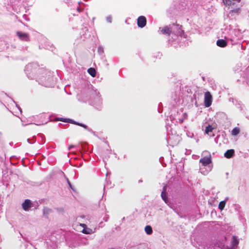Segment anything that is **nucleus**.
<instances>
[{"label":"nucleus","mask_w":249,"mask_h":249,"mask_svg":"<svg viewBox=\"0 0 249 249\" xmlns=\"http://www.w3.org/2000/svg\"><path fill=\"white\" fill-rule=\"evenodd\" d=\"M24 71L29 79H35L40 85L46 87L52 86L51 72L43 68H40L37 63L28 64L25 66Z\"/></svg>","instance_id":"obj_1"},{"label":"nucleus","mask_w":249,"mask_h":249,"mask_svg":"<svg viewBox=\"0 0 249 249\" xmlns=\"http://www.w3.org/2000/svg\"><path fill=\"white\" fill-rule=\"evenodd\" d=\"M202 0H174L171 6L167 10V13L174 16L190 14L196 15L195 12L197 4Z\"/></svg>","instance_id":"obj_2"},{"label":"nucleus","mask_w":249,"mask_h":249,"mask_svg":"<svg viewBox=\"0 0 249 249\" xmlns=\"http://www.w3.org/2000/svg\"><path fill=\"white\" fill-rule=\"evenodd\" d=\"M6 9L10 11L12 16L20 13L21 11L24 10L21 4L24 1L28 2L29 0H3Z\"/></svg>","instance_id":"obj_3"},{"label":"nucleus","mask_w":249,"mask_h":249,"mask_svg":"<svg viewBox=\"0 0 249 249\" xmlns=\"http://www.w3.org/2000/svg\"><path fill=\"white\" fill-rule=\"evenodd\" d=\"M229 14L239 15L242 6L241 0H223Z\"/></svg>","instance_id":"obj_4"},{"label":"nucleus","mask_w":249,"mask_h":249,"mask_svg":"<svg viewBox=\"0 0 249 249\" xmlns=\"http://www.w3.org/2000/svg\"><path fill=\"white\" fill-rule=\"evenodd\" d=\"M90 100L92 102L93 105L97 109H101V105L102 104V99L99 95V92L96 90L91 89L90 90Z\"/></svg>","instance_id":"obj_5"},{"label":"nucleus","mask_w":249,"mask_h":249,"mask_svg":"<svg viewBox=\"0 0 249 249\" xmlns=\"http://www.w3.org/2000/svg\"><path fill=\"white\" fill-rule=\"evenodd\" d=\"M58 120L60 121H61V122H67V123H71L72 124H76L77 125L80 126L86 129L88 131H89L90 132H91L92 133H94L91 129L88 128V126L86 125V124L80 123L76 122L75 121L71 120V119L61 118H59Z\"/></svg>","instance_id":"obj_6"},{"label":"nucleus","mask_w":249,"mask_h":249,"mask_svg":"<svg viewBox=\"0 0 249 249\" xmlns=\"http://www.w3.org/2000/svg\"><path fill=\"white\" fill-rule=\"evenodd\" d=\"M239 240L236 236H232L230 246L224 245L222 249H237Z\"/></svg>","instance_id":"obj_7"},{"label":"nucleus","mask_w":249,"mask_h":249,"mask_svg":"<svg viewBox=\"0 0 249 249\" xmlns=\"http://www.w3.org/2000/svg\"><path fill=\"white\" fill-rule=\"evenodd\" d=\"M173 26H177V28L178 30V29H180L181 27H182V26L180 25L179 24H173L172 27L171 26V25H170V27L165 26L163 28H162L160 30L161 33L162 34H166V35H167L169 36L170 35V33H171V31H172V30L173 29Z\"/></svg>","instance_id":"obj_8"},{"label":"nucleus","mask_w":249,"mask_h":249,"mask_svg":"<svg viewBox=\"0 0 249 249\" xmlns=\"http://www.w3.org/2000/svg\"><path fill=\"white\" fill-rule=\"evenodd\" d=\"M212 102V96L210 92L207 91L204 95V104L206 107H209Z\"/></svg>","instance_id":"obj_9"},{"label":"nucleus","mask_w":249,"mask_h":249,"mask_svg":"<svg viewBox=\"0 0 249 249\" xmlns=\"http://www.w3.org/2000/svg\"><path fill=\"white\" fill-rule=\"evenodd\" d=\"M17 35L19 38L22 41H28L29 40V35L27 33L18 31L17 32Z\"/></svg>","instance_id":"obj_10"},{"label":"nucleus","mask_w":249,"mask_h":249,"mask_svg":"<svg viewBox=\"0 0 249 249\" xmlns=\"http://www.w3.org/2000/svg\"><path fill=\"white\" fill-rule=\"evenodd\" d=\"M137 25L140 28L144 27L146 24V19L145 17H138L137 19Z\"/></svg>","instance_id":"obj_11"},{"label":"nucleus","mask_w":249,"mask_h":249,"mask_svg":"<svg viewBox=\"0 0 249 249\" xmlns=\"http://www.w3.org/2000/svg\"><path fill=\"white\" fill-rule=\"evenodd\" d=\"M32 204L31 201L30 199H27L22 203L21 206L22 209L25 211H28L32 207Z\"/></svg>","instance_id":"obj_12"},{"label":"nucleus","mask_w":249,"mask_h":249,"mask_svg":"<svg viewBox=\"0 0 249 249\" xmlns=\"http://www.w3.org/2000/svg\"><path fill=\"white\" fill-rule=\"evenodd\" d=\"M199 162L201 163L204 166L208 165L212 162L211 156L204 157L199 160Z\"/></svg>","instance_id":"obj_13"},{"label":"nucleus","mask_w":249,"mask_h":249,"mask_svg":"<svg viewBox=\"0 0 249 249\" xmlns=\"http://www.w3.org/2000/svg\"><path fill=\"white\" fill-rule=\"evenodd\" d=\"M234 155V150L233 149L228 150L224 154V156L228 158H231Z\"/></svg>","instance_id":"obj_14"},{"label":"nucleus","mask_w":249,"mask_h":249,"mask_svg":"<svg viewBox=\"0 0 249 249\" xmlns=\"http://www.w3.org/2000/svg\"><path fill=\"white\" fill-rule=\"evenodd\" d=\"M216 44L220 47H225L227 46V42L224 39H218L217 40Z\"/></svg>","instance_id":"obj_15"},{"label":"nucleus","mask_w":249,"mask_h":249,"mask_svg":"<svg viewBox=\"0 0 249 249\" xmlns=\"http://www.w3.org/2000/svg\"><path fill=\"white\" fill-rule=\"evenodd\" d=\"M144 231L148 235H151L153 232L152 228L150 225L146 226L144 228Z\"/></svg>","instance_id":"obj_16"},{"label":"nucleus","mask_w":249,"mask_h":249,"mask_svg":"<svg viewBox=\"0 0 249 249\" xmlns=\"http://www.w3.org/2000/svg\"><path fill=\"white\" fill-rule=\"evenodd\" d=\"M213 129V128L212 127V125H209L206 127L205 133L210 135V137L213 136V135H211L210 134V133L212 132Z\"/></svg>","instance_id":"obj_17"},{"label":"nucleus","mask_w":249,"mask_h":249,"mask_svg":"<svg viewBox=\"0 0 249 249\" xmlns=\"http://www.w3.org/2000/svg\"><path fill=\"white\" fill-rule=\"evenodd\" d=\"M52 210L48 208V207H44L43 210V213L44 215H45L46 217L48 216V215L52 213Z\"/></svg>","instance_id":"obj_18"},{"label":"nucleus","mask_w":249,"mask_h":249,"mask_svg":"<svg viewBox=\"0 0 249 249\" xmlns=\"http://www.w3.org/2000/svg\"><path fill=\"white\" fill-rule=\"evenodd\" d=\"M88 73L92 76L95 77L96 76V71L95 69L93 68H90L88 70Z\"/></svg>","instance_id":"obj_19"},{"label":"nucleus","mask_w":249,"mask_h":249,"mask_svg":"<svg viewBox=\"0 0 249 249\" xmlns=\"http://www.w3.org/2000/svg\"><path fill=\"white\" fill-rule=\"evenodd\" d=\"M236 107L238 108H239L240 110V111H243L244 110V108L245 107V106L244 105H243L240 102H239V103H237V104H236Z\"/></svg>","instance_id":"obj_20"},{"label":"nucleus","mask_w":249,"mask_h":249,"mask_svg":"<svg viewBox=\"0 0 249 249\" xmlns=\"http://www.w3.org/2000/svg\"><path fill=\"white\" fill-rule=\"evenodd\" d=\"M239 128L237 127L234 128L231 131L232 135L233 136H236L238 135L239 133Z\"/></svg>","instance_id":"obj_21"},{"label":"nucleus","mask_w":249,"mask_h":249,"mask_svg":"<svg viewBox=\"0 0 249 249\" xmlns=\"http://www.w3.org/2000/svg\"><path fill=\"white\" fill-rule=\"evenodd\" d=\"M225 204H226L225 200L222 201L220 202V203H219V205H218V208L220 210H222L223 209H224V208L225 206Z\"/></svg>","instance_id":"obj_22"},{"label":"nucleus","mask_w":249,"mask_h":249,"mask_svg":"<svg viewBox=\"0 0 249 249\" xmlns=\"http://www.w3.org/2000/svg\"><path fill=\"white\" fill-rule=\"evenodd\" d=\"M161 196L163 201L166 203L168 202V198L167 196V193H161Z\"/></svg>","instance_id":"obj_23"},{"label":"nucleus","mask_w":249,"mask_h":249,"mask_svg":"<svg viewBox=\"0 0 249 249\" xmlns=\"http://www.w3.org/2000/svg\"><path fill=\"white\" fill-rule=\"evenodd\" d=\"M92 230L90 229H84L82 230V232L85 234H90L91 233Z\"/></svg>","instance_id":"obj_24"},{"label":"nucleus","mask_w":249,"mask_h":249,"mask_svg":"<svg viewBox=\"0 0 249 249\" xmlns=\"http://www.w3.org/2000/svg\"><path fill=\"white\" fill-rule=\"evenodd\" d=\"M98 52L100 54H102L104 53V49L102 46H99L98 48Z\"/></svg>","instance_id":"obj_25"},{"label":"nucleus","mask_w":249,"mask_h":249,"mask_svg":"<svg viewBox=\"0 0 249 249\" xmlns=\"http://www.w3.org/2000/svg\"><path fill=\"white\" fill-rule=\"evenodd\" d=\"M27 141L29 143H31V144L34 143L36 142L35 137L34 136L33 137V140H32V141H30V139H28Z\"/></svg>","instance_id":"obj_26"},{"label":"nucleus","mask_w":249,"mask_h":249,"mask_svg":"<svg viewBox=\"0 0 249 249\" xmlns=\"http://www.w3.org/2000/svg\"><path fill=\"white\" fill-rule=\"evenodd\" d=\"M106 20L108 23H111L112 21V18L111 17H107L106 18Z\"/></svg>","instance_id":"obj_27"},{"label":"nucleus","mask_w":249,"mask_h":249,"mask_svg":"<svg viewBox=\"0 0 249 249\" xmlns=\"http://www.w3.org/2000/svg\"><path fill=\"white\" fill-rule=\"evenodd\" d=\"M166 189H167V186L166 185H164L163 187L162 191L161 193H167Z\"/></svg>","instance_id":"obj_28"},{"label":"nucleus","mask_w":249,"mask_h":249,"mask_svg":"<svg viewBox=\"0 0 249 249\" xmlns=\"http://www.w3.org/2000/svg\"><path fill=\"white\" fill-rule=\"evenodd\" d=\"M67 182L70 186V187L72 189V190H73V188L72 186V185L71 184L70 181H69V180L67 178Z\"/></svg>","instance_id":"obj_29"},{"label":"nucleus","mask_w":249,"mask_h":249,"mask_svg":"<svg viewBox=\"0 0 249 249\" xmlns=\"http://www.w3.org/2000/svg\"><path fill=\"white\" fill-rule=\"evenodd\" d=\"M25 247H26V248H28V247H29V246H31V247L33 248V249H36L34 247L32 246V245L31 244H30V245H28V244H26V245H25Z\"/></svg>","instance_id":"obj_30"},{"label":"nucleus","mask_w":249,"mask_h":249,"mask_svg":"<svg viewBox=\"0 0 249 249\" xmlns=\"http://www.w3.org/2000/svg\"><path fill=\"white\" fill-rule=\"evenodd\" d=\"M74 147H75V146L73 145H70L68 148V150H70V149H71V148Z\"/></svg>","instance_id":"obj_31"},{"label":"nucleus","mask_w":249,"mask_h":249,"mask_svg":"<svg viewBox=\"0 0 249 249\" xmlns=\"http://www.w3.org/2000/svg\"><path fill=\"white\" fill-rule=\"evenodd\" d=\"M16 107H18V108L19 109V110L20 111V112H21V108L18 105H16Z\"/></svg>","instance_id":"obj_32"},{"label":"nucleus","mask_w":249,"mask_h":249,"mask_svg":"<svg viewBox=\"0 0 249 249\" xmlns=\"http://www.w3.org/2000/svg\"><path fill=\"white\" fill-rule=\"evenodd\" d=\"M80 226L85 228V227L86 226V225L85 224H80Z\"/></svg>","instance_id":"obj_33"},{"label":"nucleus","mask_w":249,"mask_h":249,"mask_svg":"<svg viewBox=\"0 0 249 249\" xmlns=\"http://www.w3.org/2000/svg\"><path fill=\"white\" fill-rule=\"evenodd\" d=\"M80 9H81V8H79V7H77V10L78 11H80Z\"/></svg>","instance_id":"obj_34"},{"label":"nucleus","mask_w":249,"mask_h":249,"mask_svg":"<svg viewBox=\"0 0 249 249\" xmlns=\"http://www.w3.org/2000/svg\"><path fill=\"white\" fill-rule=\"evenodd\" d=\"M25 17H26V19L27 20H29V19H28V17H27V16H26Z\"/></svg>","instance_id":"obj_35"},{"label":"nucleus","mask_w":249,"mask_h":249,"mask_svg":"<svg viewBox=\"0 0 249 249\" xmlns=\"http://www.w3.org/2000/svg\"><path fill=\"white\" fill-rule=\"evenodd\" d=\"M22 16H27V15L26 14H23Z\"/></svg>","instance_id":"obj_36"},{"label":"nucleus","mask_w":249,"mask_h":249,"mask_svg":"<svg viewBox=\"0 0 249 249\" xmlns=\"http://www.w3.org/2000/svg\"><path fill=\"white\" fill-rule=\"evenodd\" d=\"M142 182V180H139V182Z\"/></svg>","instance_id":"obj_37"},{"label":"nucleus","mask_w":249,"mask_h":249,"mask_svg":"<svg viewBox=\"0 0 249 249\" xmlns=\"http://www.w3.org/2000/svg\"><path fill=\"white\" fill-rule=\"evenodd\" d=\"M127 22V19H126V20H125V22Z\"/></svg>","instance_id":"obj_38"},{"label":"nucleus","mask_w":249,"mask_h":249,"mask_svg":"<svg viewBox=\"0 0 249 249\" xmlns=\"http://www.w3.org/2000/svg\"><path fill=\"white\" fill-rule=\"evenodd\" d=\"M0 249H1V248H0Z\"/></svg>","instance_id":"obj_39"}]
</instances>
